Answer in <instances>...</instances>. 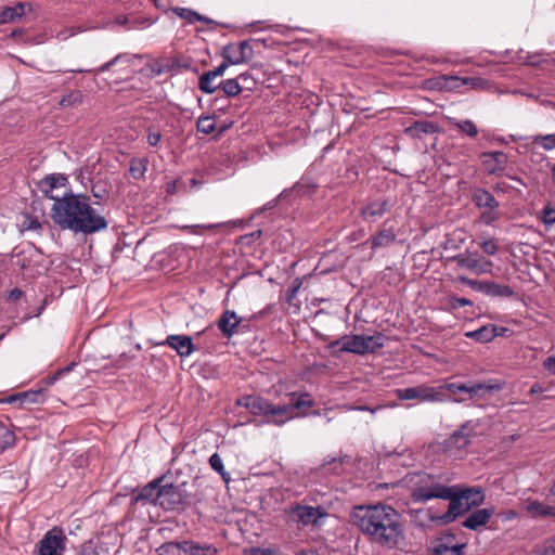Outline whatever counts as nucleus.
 <instances>
[{
	"label": "nucleus",
	"instance_id": "7c9ffc66",
	"mask_svg": "<svg viewBox=\"0 0 555 555\" xmlns=\"http://www.w3.org/2000/svg\"><path fill=\"white\" fill-rule=\"evenodd\" d=\"M219 89H221L224 96L215 98V100H214L215 104H217L219 101L227 102L228 98H235L243 91V87H241V83L238 82V79H236V78H229V79L221 80V85H220Z\"/></svg>",
	"mask_w": 555,
	"mask_h": 555
},
{
	"label": "nucleus",
	"instance_id": "c85d7f7f",
	"mask_svg": "<svg viewBox=\"0 0 555 555\" xmlns=\"http://www.w3.org/2000/svg\"><path fill=\"white\" fill-rule=\"evenodd\" d=\"M165 65L168 66V74L177 75L182 70H193L197 73L196 68L192 67V62L189 56L184 55H175L169 57H163Z\"/></svg>",
	"mask_w": 555,
	"mask_h": 555
},
{
	"label": "nucleus",
	"instance_id": "69168bd1",
	"mask_svg": "<svg viewBox=\"0 0 555 555\" xmlns=\"http://www.w3.org/2000/svg\"><path fill=\"white\" fill-rule=\"evenodd\" d=\"M70 371V367H65V369H61L59 371H56L53 375H50V376H47L46 378L42 379V383L46 385V386H52L56 380H59L61 378L62 375L68 373Z\"/></svg>",
	"mask_w": 555,
	"mask_h": 555
},
{
	"label": "nucleus",
	"instance_id": "473e14b6",
	"mask_svg": "<svg viewBox=\"0 0 555 555\" xmlns=\"http://www.w3.org/2000/svg\"><path fill=\"white\" fill-rule=\"evenodd\" d=\"M259 68L254 65L248 70L241 73L236 79L243 87V90L253 91L257 88L258 83L261 81V78L258 76Z\"/></svg>",
	"mask_w": 555,
	"mask_h": 555
},
{
	"label": "nucleus",
	"instance_id": "052dcab7",
	"mask_svg": "<svg viewBox=\"0 0 555 555\" xmlns=\"http://www.w3.org/2000/svg\"><path fill=\"white\" fill-rule=\"evenodd\" d=\"M302 285V282L299 278H296L293 280L292 284L288 286L286 292V300L291 302L299 292L300 287Z\"/></svg>",
	"mask_w": 555,
	"mask_h": 555
},
{
	"label": "nucleus",
	"instance_id": "bb28decb",
	"mask_svg": "<svg viewBox=\"0 0 555 555\" xmlns=\"http://www.w3.org/2000/svg\"><path fill=\"white\" fill-rule=\"evenodd\" d=\"M291 401L289 403L281 404V406H286L287 412L282 416L286 417L287 421L293 418V413L295 410H301L304 408H310L313 405V401L310 399V395L307 392H302L297 395L296 392L289 393Z\"/></svg>",
	"mask_w": 555,
	"mask_h": 555
},
{
	"label": "nucleus",
	"instance_id": "f3484780",
	"mask_svg": "<svg viewBox=\"0 0 555 555\" xmlns=\"http://www.w3.org/2000/svg\"><path fill=\"white\" fill-rule=\"evenodd\" d=\"M156 345L170 347L181 358L190 357L196 350L192 337L188 335H169L165 340Z\"/></svg>",
	"mask_w": 555,
	"mask_h": 555
},
{
	"label": "nucleus",
	"instance_id": "423d86ee",
	"mask_svg": "<svg viewBox=\"0 0 555 555\" xmlns=\"http://www.w3.org/2000/svg\"><path fill=\"white\" fill-rule=\"evenodd\" d=\"M472 202L481 211L480 221L486 225H492L500 218L496 209L500 206L499 201L491 192L483 188L472 190Z\"/></svg>",
	"mask_w": 555,
	"mask_h": 555
},
{
	"label": "nucleus",
	"instance_id": "f8f14e48",
	"mask_svg": "<svg viewBox=\"0 0 555 555\" xmlns=\"http://www.w3.org/2000/svg\"><path fill=\"white\" fill-rule=\"evenodd\" d=\"M330 348L334 351L350 352L356 354L369 353L367 345L363 335H345L331 343Z\"/></svg>",
	"mask_w": 555,
	"mask_h": 555
},
{
	"label": "nucleus",
	"instance_id": "f03ea898",
	"mask_svg": "<svg viewBox=\"0 0 555 555\" xmlns=\"http://www.w3.org/2000/svg\"><path fill=\"white\" fill-rule=\"evenodd\" d=\"M50 217L61 230H68L75 234L89 235L108 227L105 217L92 207L89 195L72 191L65 192L61 198H55Z\"/></svg>",
	"mask_w": 555,
	"mask_h": 555
},
{
	"label": "nucleus",
	"instance_id": "3c124183",
	"mask_svg": "<svg viewBox=\"0 0 555 555\" xmlns=\"http://www.w3.org/2000/svg\"><path fill=\"white\" fill-rule=\"evenodd\" d=\"M455 127L469 138H476L478 135V128L470 119H464L456 121Z\"/></svg>",
	"mask_w": 555,
	"mask_h": 555
},
{
	"label": "nucleus",
	"instance_id": "a878e982",
	"mask_svg": "<svg viewBox=\"0 0 555 555\" xmlns=\"http://www.w3.org/2000/svg\"><path fill=\"white\" fill-rule=\"evenodd\" d=\"M472 436V422L467 421L464 424H462L457 430L450 435L448 441L449 444L455 447L456 449H464L469 444Z\"/></svg>",
	"mask_w": 555,
	"mask_h": 555
},
{
	"label": "nucleus",
	"instance_id": "e433bc0d",
	"mask_svg": "<svg viewBox=\"0 0 555 555\" xmlns=\"http://www.w3.org/2000/svg\"><path fill=\"white\" fill-rule=\"evenodd\" d=\"M463 77L460 76H440L437 79L436 86L440 90L452 91L463 87Z\"/></svg>",
	"mask_w": 555,
	"mask_h": 555
},
{
	"label": "nucleus",
	"instance_id": "6e6552de",
	"mask_svg": "<svg viewBox=\"0 0 555 555\" xmlns=\"http://www.w3.org/2000/svg\"><path fill=\"white\" fill-rule=\"evenodd\" d=\"M441 500L449 501L448 511L441 516L437 517V519L443 525L453 522L460 516L470 511L469 504H466V502L460 495L456 486H449L447 491L443 492Z\"/></svg>",
	"mask_w": 555,
	"mask_h": 555
},
{
	"label": "nucleus",
	"instance_id": "39448f33",
	"mask_svg": "<svg viewBox=\"0 0 555 555\" xmlns=\"http://www.w3.org/2000/svg\"><path fill=\"white\" fill-rule=\"evenodd\" d=\"M159 506L164 511L180 512L193 504L192 494L186 489V482L173 485L164 481L160 487Z\"/></svg>",
	"mask_w": 555,
	"mask_h": 555
},
{
	"label": "nucleus",
	"instance_id": "1a4fd4ad",
	"mask_svg": "<svg viewBox=\"0 0 555 555\" xmlns=\"http://www.w3.org/2000/svg\"><path fill=\"white\" fill-rule=\"evenodd\" d=\"M398 398L401 400H420L422 402H446L439 386L417 385L397 390Z\"/></svg>",
	"mask_w": 555,
	"mask_h": 555
},
{
	"label": "nucleus",
	"instance_id": "4be33fe9",
	"mask_svg": "<svg viewBox=\"0 0 555 555\" xmlns=\"http://www.w3.org/2000/svg\"><path fill=\"white\" fill-rule=\"evenodd\" d=\"M440 131V126L431 120H415L404 129L408 137L423 139L424 135L434 134Z\"/></svg>",
	"mask_w": 555,
	"mask_h": 555
},
{
	"label": "nucleus",
	"instance_id": "37998d69",
	"mask_svg": "<svg viewBox=\"0 0 555 555\" xmlns=\"http://www.w3.org/2000/svg\"><path fill=\"white\" fill-rule=\"evenodd\" d=\"M349 459L348 455H344V456H340V457H326L323 462V467L326 468L328 467L327 469L331 470L332 474L334 475H340L344 469H343V464Z\"/></svg>",
	"mask_w": 555,
	"mask_h": 555
},
{
	"label": "nucleus",
	"instance_id": "0eeeda50",
	"mask_svg": "<svg viewBox=\"0 0 555 555\" xmlns=\"http://www.w3.org/2000/svg\"><path fill=\"white\" fill-rule=\"evenodd\" d=\"M67 541L63 528L54 526L37 542L34 555H64Z\"/></svg>",
	"mask_w": 555,
	"mask_h": 555
},
{
	"label": "nucleus",
	"instance_id": "5701e85b",
	"mask_svg": "<svg viewBox=\"0 0 555 555\" xmlns=\"http://www.w3.org/2000/svg\"><path fill=\"white\" fill-rule=\"evenodd\" d=\"M494 513V507L476 509L468 515V517L462 522V526L466 529L476 531L480 527L486 526Z\"/></svg>",
	"mask_w": 555,
	"mask_h": 555
},
{
	"label": "nucleus",
	"instance_id": "6e6d98bb",
	"mask_svg": "<svg viewBox=\"0 0 555 555\" xmlns=\"http://www.w3.org/2000/svg\"><path fill=\"white\" fill-rule=\"evenodd\" d=\"M22 397L27 400V403H41L44 401V391L42 388L37 390H27L22 392Z\"/></svg>",
	"mask_w": 555,
	"mask_h": 555
},
{
	"label": "nucleus",
	"instance_id": "774afa93",
	"mask_svg": "<svg viewBox=\"0 0 555 555\" xmlns=\"http://www.w3.org/2000/svg\"><path fill=\"white\" fill-rule=\"evenodd\" d=\"M160 140H162V133L159 131H154L150 128L147 131V137H146V141H147L149 145L155 147L158 145Z\"/></svg>",
	"mask_w": 555,
	"mask_h": 555
},
{
	"label": "nucleus",
	"instance_id": "c03bdc74",
	"mask_svg": "<svg viewBox=\"0 0 555 555\" xmlns=\"http://www.w3.org/2000/svg\"><path fill=\"white\" fill-rule=\"evenodd\" d=\"M386 339V336L379 332H376L374 335L364 336L369 353H373L376 350L383 348L385 346Z\"/></svg>",
	"mask_w": 555,
	"mask_h": 555
},
{
	"label": "nucleus",
	"instance_id": "49530a36",
	"mask_svg": "<svg viewBox=\"0 0 555 555\" xmlns=\"http://www.w3.org/2000/svg\"><path fill=\"white\" fill-rule=\"evenodd\" d=\"M219 550L211 543H201L194 540L192 555H217Z\"/></svg>",
	"mask_w": 555,
	"mask_h": 555
},
{
	"label": "nucleus",
	"instance_id": "8fccbe9b",
	"mask_svg": "<svg viewBox=\"0 0 555 555\" xmlns=\"http://www.w3.org/2000/svg\"><path fill=\"white\" fill-rule=\"evenodd\" d=\"M157 555H180V541H168L156 548Z\"/></svg>",
	"mask_w": 555,
	"mask_h": 555
},
{
	"label": "nucleus",
	"instance_id": "c9c22d12",
	"mask_svg": "<svg viewBox=\"0 0 555 555\" xmlns=\"http://www.w3.org/2000/svg\"><path fill=\"white\" fill-rule=\"evenodd\" d=\"M465 336L478 343H490L495 338L494 324H487L475 331L467 332Z\"/></svg>",
	"mask_w": 555,
	"mask_h": 555
},
{
	"label": "nucleus",
	"instance_id": "ddd939ff",
	"mask_svg": "<svg viewBox=\"0 0 555 555\" xmlns=\"http://www.w3.org/2000/svg\"><path fill=\"white\" fill-rule=\"evenodd\" d=\"M167 480L166 475H162L150 482H147L140 492L132 496L131 504H137L138 502L142 501L144 503H149L155 506H159L160 502V487L163 486V482Z\"/></svg>",
	"mask_w": 555,
	"mask_h": 555
},
{
	"label": "nucleus",
	"instance_id": "09e8293b",
	"mask_svg": "<svg viewBox=\"0 0 555 555\" xmlns=\"http://www.w3.org/2000/svg\"><path fill=\"white\" fill-rule=\"evenodd\" d=\"M196 129L204 134H210L216 129L215 119L211 116H202L197 119Z\"/></svg>",
	"mask_w": 555,
	"mask_h": 555
},
{
	"label": "nucleus",
	"instance_id": "e2e57ef3",
	"mask_svg": "<svg viewBox=\"0 0 555 555\" xmlns=\"http://www.w3.org/2000/svg\"><path fill=\"white\" fill-rule=\"evenodd\" d=\"M542 221L544 224L550 225L555 223V208L545 206L542 209Z\"/></svg>",
	"mask_w": 555,
	"mask_h": 555
},
{
	"label": "nucleus",
	"instance_id": "79ce46f5",
	"mask_svg": "<svg viewBox=\"0 0 555 555\" xmlns=\"http://www.w3.org/2000/svg\"><path fill=\"white\" fill-rule=\"evenodd\" d=\"M15 435L9 427L0 421V449L2 451L13 447Z\"/></svg>",
	"mask_w": 555,
	"mask_h": 555
},
{
	"label": "nucleus",
	"instance_id": "a211bd4d",
	"mask_svg": "<svg viewBox=\"0 0 555 555\" xmlns=\"http://www.w3.org/2000/svg\"><path fill=\"white\" fill-rule=\"evenodd\" d=\"M67 183L68 179L64 173H51L39 180L37 188L47 198L55 203V198H61V196L55 195L54 190L65 186Z\"/></svg>",
	"mask_w": 555,
	"mask_h": 555
},
{
	"label": "nucleus",
	"instance_id": "f257e3e1",
	"mask_svg": "<svg viewBox=\"0 0 555 555\" xmlns=\"http://www.w3.org/2000/svg\"><path fill=\"white\" fill-rule=\"evenodd\" d=\"M350 519L371 543L382 547L392 550L404 540L402 517L388 504L354 506Z\"/></svg>",
	"mask_w": 555,
	"mask_h": 555
},
{
	"label": "nucleus",
	"instance_id": "338daca9",
	"mask_svg": "<svg viewBox=\"0 0 555 555\" xmlns=\"http://www.w3.org/2000/svg\"><path fill=\"white\" fill-rule=\"evenodd\" d=\"M23 227L26 230H34V231L41 230V228H42L41 223L39 222V220L36 217H31L29 215H27L25 217V220L23 222Z\"/></svg>",
	"mask_w": 555,
	"mask_h": 555
},
{
	"label": "nucleus",
	"instance_id": "412c9836",
	"mask_svg": "<svg viewBox=\"0 0 555 555\" xmlns=\"http://www.w3.org/2000/svg\"><path fill=\"white\" fill-rule=\"evenodd\" d=\"M452 260L461 268L472 270L478 274L489 273L492 269V262L486 258L475 259L464 255H455Z\"/></svg>",
	"mask_w": 555,
	"mask_h": 555
},
{
	"label": "nucleus",
	"instance_id": "72a5a7b5",
	"mask_svg": "<svg viewBox=\"0 0 555 555\" xmlns=\"http://www.w3.org/2000/svg\"><path fill=\"white\" fill-rule=\"evenodd\" d=\"M221 80L218 81V78L209 70L204 72L198 78V89L206 94L215 93L219 90Z\"/></svg>",
	"mask_w": 555,
	"mask_h": 555
},
{
	"label": "nucleus",
	"instance_id": "dca6fc26",
	"mask_svg": "<svg viewBox=\"0 0 555 555\" xmlns=\"http://www.w3.org/2000/svg\"><path fill=\"white\" fill-rule=\"evenodd\" d=\"M392 206L393 202L389 198H376L370 201L360 209V216L364 221L374 222L382 218Z\"/></svg>",
	"mask_w": 555,
	"mask_h": 555
},
{
	"label": "nucleus",
	"instance_id": "4468645a",
	"mask_svg": "<svg viewBox=\"0 0 555 555\" xmlns=\"http://www.w3.org/2000/svg\"><path fill=\"white\" fill-rule=\"evenodd\" d=\"M318 190V183L311 172H306L289 189H285L280 193V197H288L296 194L299 197L311 196Z\"/></svg>",
	"mask_w": 555,
	"mask_h": 555
},
{
	"label": "nucleus",
	"instance_id": "aec40b11",
	"mask_svg": "<svg viewBox=\"0 0 555 555\" xmlns=\"http://www.w3.org/2000/svg\"><path fill=\"white\" fill-rule=\"evenodd\" d=\"M240 317L234 310L227 309L217 321V327L227 339L238 334Z\"/></svg>",
	"mask_w": 555,
	"mask_h": 555
},
{
	"label": "nucleus",
	"instance_id": "393cba45",
	"mask_svg": "<svg viewBox=\"0 0 555 555\" xmlns=\"http://www.w3.org/2000/svg\"><path fill=\"white\" fill-rule=\"evenodd\" d=\"M455 486L457 487V492L466 504H469L470 509L480 506L485 502V491L481 487Z\"/></svg>",
	"mask_w": 555,
	"mask_h": 555
},
{
	"label": "nucleus",
	"instance_id": "9d476101",
	"mask_svg": "<svg viewBox=\"0 0 555 555\" xmlns=\"http://www.w3.org/2000/svg\"><path fill=\"white\" fill-rule=\"evenodd\" d=\"M286 515L289 521L309 526L318 525L319 519L326 516L327 513L321 506L296 504L286 511Z\"/></svg>",
	"mask_w": 555,
	"mask_h": 555
},
{
	"label": "nucleus",
	"instance_id": "2eb2a0df",
	"mask_svg": "<svg viewBox=\"0 0 555 555\" xmlns=\"http://www.w3.org/2000/svg\"><path fill=\"white\" fill-rule=\"evenodd\" d=\"M480 158L487 173L492 176H500L508 163L507 155L502 151L483 152Z\"/></svg>",
	"mask_w": 555,
	"mask_h": 555
},
{
	"label": "nucleus",
	"instance_id": "ea45409f",
	"mask_svg": "<svg viewBox=\"0 0 555 555\" xmlns=\"http://www.w3.org/2000/svg\"><path fill=\"white\" fill-rule=\"evenodd\" d=\"M465 546V543L460 545L436 544L431 550V555H461Z\"/></svg>",
	"mask_w": 555,
	"mask_h": 555
},
{
	"label": "nucleus",
	"instance_id": "f704fd0d",
	"mask_svg": "<svg viewBox=\"0 0 555 555\" xmlns=\"http://www.w3.org/2000/svg\"><path fill=\"white\" fill-rule=\"evenodd\" d=\"M397 238L395 231L391 228H384L377 232L376 235L371 237V247L373 249L386 247L392 244Z\"/></svg>",
	"mask_w": 555,
	"mask_h": 555
},
{
	"label": "nucleus",
	"instance_id": "cd10ccee",
	"mask_svg": "<svg viewBox=\"0 0 555 555\" xmlns=\"http://www.w3.org/2000/svg\"><path fill=\"white\" fill-rule=\"evenodd\" d=\"M135 57V55H131L129 53H119L117 54L116 56H114L112 60H109L108 62L104 63L103 65H101L100 67L95 68V69H66V70H63L64 73H94L95 75L98 74H101V73H105L107 70H109V68L116 64H119V63H125L127 65H130L132 59Z\"/></svg>",
	"mask_w": 555,
	"mask_h": 555
},
{
	"label": "nucleus",
	"instance_id": "5fc2aeb1",
	"mask_svg": "<svg viewBox=\"0 0 555 555\" xmlns=\"http://www.w3.org/2000/svg\"><path fill=\"white\" fill-rule=\"evenodd\" d=\"M76 555H100V551L96 543L88 540L78 547Z\"/></svg>",
	"mask_w": 555,
	"mask_h": 555
},
{
	"label": "nucleus",
	"instance_id": "7ed1b4c3",
	"mask_svg": "<svg viewBox=\"0 0 555 555\" xmlns=\"http://www.w3.org/2000/svg\"><path fill=\"white\" fill-rule=\"evenodd\" d=\"M411 487L413 503H426L434 499H441L449 486L440 481V477L425 472H415L406 475Z\"/></svg>",
	"mask_w": 555,
	"mask_h": 555
},
{
	"label": "nucleus",
	"instance_id": "bf43d9fd",
	"mask_svg": "<svg viewBox=\"0 0 555 555\" xmlns=\"http://www.w3.org/2000/svg\"><path fill=\"white\" fill-rule=\"evenodd\" d=\"M151 72L154 76H160L164 74H168V66L165 65L164 59H157L151 66Z\"/></svg>",
	"mask_w": 555,
	"mask_h": 555
},
{
	"label": "nucleus",
	"instance_id": "b1692460",
	"mask_svg": "<svg viewBox=\"0 0 555 555\" xmlns=\"http://www.w3.org/2000/svg\"><path fill=\"white\" fill-rule=\"evenodd\" d=\"M31 10V4L28 2H18L14 7H2L0 8V24L12 23L16 18L25 16Z\"/></svg>",
	"mask_w": 555,
	"mask_h": 555
},
{
	"label": "nucleus",
	"instance_id": "58836bf2",
	"mask_svg": "<svg viewBox=\"0 0 555 555\" xmlns=\"http://www.w3.org/2000/svg\"><path fill=\"white\" fill-rule=\"evenodd\" d=\"M149 159L147 158H132L130 160V175L133 179L140 180L144 177L147 170Z\"/></svg>",
	"mask_w": 555,
	"mask_h": 555
},
{
	"label": "nucleus",
	"instance_id": "0e129e2a",
	"mask_svg": "<svg viewBox=\"0 0 555 555\" xmlns=\"http://www.w3.org/2000/svg\"><path fill=\"white\" fill-rule=\"evenodd\" d=\"M262 235V231L261 230H256L251 233H247V234H244L240 237V242L244 245H251L253 243H255L257 240H259Z\"/></svg>",
	"mask_w": 555,
	"mask_h": 555
},
{
	"label": "nucleus",
	"instance_id": "6ab92c4d",
	"mask_svg": "<svg viewBox=\"0 0 555 555\" xmlns=\"http://www.w3.org/2000/svg\"><path fill=\"white\" fill-rule=\"evenodd\" d=\"M502 389V385L499 383H469L467 384V393L466 397L454 398L453 402H464L469 399H485L488 395L499 391Z\"/></svg>",
	"mask_w": 555,
	"mask_h": 555
},
{
	"label": "nucleus",
	"instance_id": "de8ad7c7",
	"mask_svg": "<svg viewBox=\"0 0 555 555\" xmlns=\"http://www.w3.org/2000/svg\"><path fill=\"white\" fill-rule=\"evenodd\" d=\"M532 143L540 145L545 151H552L555 149V132L550 134L534 135Z\"/></svg>",
	"mask_w": 555,
	"mask_h": 555
},
{
	"label": "nucleus",
	"instance_id": "4c0bfd02",
	"mask_svg": "<svg viewBox=\"0 0 555 555\" xmlns=\"http://www.w3.org/2000/svg\"><path fill=\"white\" fill-rule=\"evenodd\" d=\"M82 100L83 94L80 90H72L60 99L59 106L62 108L76 107L82 103Z\"/></svg>",
	"mask_w": 555,
	"mask_h": 555
},
{
	"label": "nucleus",
	"instance_id": "13d9d810",
	"mask_svg": "<svg viewBox=\"0 0 555 555\" xmlns=\"http://www.w3.org/2000/svg\"><path fill=\"white\" fill-rule=\"evenodd\" d=\"M448 302H449L450 309H452V310H457L461 307L473 305L472 300L464 298V297L460 298L456 296H449Z\"/></svg>",
	"mask_w": 555,
	"mask_h": 555
},
{
	"label": "nucleus",
	"instance_id": "20e7f679",
	"mask_svg": "<svg viewBox=\"0 0 555 555\" xmlns=\"http://www.w3.org/2000/svg\"><path fill=\"white\" fill-rule=\"evenodd\" d=\"M235 404L245 408L253 415L263 416L266 420L261 421L259 425L273 424L281 426L287 422V418L282 416L287 412L288 408L281 406V404H272L269 400L260 396H243L236 400Z\"/></svg>",
	"mask_w": 555,
	"mask_h": 555
},
{
	"label": "nucleus",
	"instance_id": "4d7b16f0",
	"mask_svg": "<svg viewBox=\"0 0 555 555\" xmlns=\"http://www.w3.org/2000/svg\"><path fill=\"white\" fill-rule=\"evenodd\" d=\"M457 279L462 284L467 285L473 291L482 294L486 281L473 280L463 275H460Z\"/></svg>",
	"mask_w": 555,
	"mask_h": 555
},
{
	"label": "nucleus",
	"instance_id": "9b49d317",
	"mask_svg": "<svg viewBox=\"0 0 555 555\" xmlns=\"http://www.w3.org/2000/svg\"><path fill=\"white\" fill-rule=\"evenodd\" d=\"M221 56L225 57L228 63L238 65L247 63L254 56V50L249 40H243L238 43H229L222 48Z\"/></svg>",
	"mask_w": 555,
	"mask_h": 555
},
{
	"label": "nucleus",
	"instance_id": "864d4df0",
	"mask_svg": "<svg viewBox=\"0 0 555 555\" xmlns=\"http://www.w3.org/2000/svg\"><path fill=\"white\" fill-rule=\"evenodd\" d=\"M172 11L177 16L185 20L190 24L194 23L195 18H199L197 12H195L191 9H188V8L176 7L172 9Z\"/></svg>",
	"mask_w": 555,
	"mask_h": 555
},
{
	"label": "nucleus",
	"instance_id": "603ef678",
	"mask_svg": "<svg viewBox=\"0 0 555 555\" xmlns=\"http://www.w3.org/2000/svg\"><path fill=\"white\" fill-rule=\"evenodd\" d=\"M462 83L476 90H483L489 86V81L481 77H463Z\"/></svg>",
	"mask_w": 555,
	"mask_h": 555
},
{
	"label": "nucleus",
	"instance_id": "a19ab883",
	"mask_svg": "<svg viewBox=\"0 0 555 555\" xmlns=\"http://www.w3.org/2000/svg\"><path fill=\"white\" fill-rule=\"evenodd\" d=\"M528 512L533 517H546L554 514V507L539 501H532L528 505Z\"/></svg>",
	"mask_w": 555,
	"mask_h": 555
},
{
	"label": "nucleus",
	"instance_id": "680f3d73",
	"mask_svg": "<svg viewBox=\"0 0 555 555\" xmlns=\"http://www.w3.org/2000/svg\"><path fill=\"white\" fill-rule=\"evenodd\" d=\"M480 246H481L483 253L489 256H494L499 250V246L493 238L483 241L480 244Z\"/></svg>",
	"mask_w": 555,
	"mask_h": 555
},
{
	"label": "nucleus",
	"instance_id": "a18cd8bd",
	"mask_svg": "<svg viewBox=\"0 0 555 555\" xmlns=\"http://www.w3.org/2000/svg\"><path fill=\"white\" fill-rule=\"evenodd\" d=\"M209 465L215 472H217L222 477V479L225 482L230 480V474L225 470L223 461L218 453H214L209 457Z\"/></svg>",
	"mask_w": 555,
	"mask_h": 555
},
{
	"label": "nucleus",
	"instance_id": "c756f323",
	"mask_svg": "<svg viewBox=\"0 0 555 555\" xmlns=\"http://www.w3.org/2000/svg\"><path fill=\"white\" fill-rule=\"evenodd\" d=\"M482 294L489 297L511 298L515 296V291L509 285L487 280Z\"/></svg>",
	"mask_w": 555,
	"mask_h": 555
},
{
	"label": "nucleus",
	"instance_id": "2f4dec72",
	"mask_svg": "<svg viewBox=\"0 0 555 555\" xmlns=\"http://www.w3.org/2000/svg\"><path fill=\"white\" fill-rule=\"evenodd\" d=\"M439 390L442 391L443 397L447 401H453L454 398L466 397L467 384L465 383H444L439 385Z\"/></svg>",
	"mask_w": 555,
	"mask_h": 555
}]
</instances>
